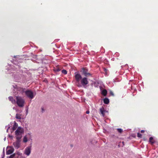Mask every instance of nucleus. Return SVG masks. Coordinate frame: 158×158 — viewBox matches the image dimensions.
<instances>
[{
  "instance_id": "obj_34",
  "label": "nucleus",
  "mask_w": 158,
  "mask_h": 158,
  "mask_svg": "<svg viewBox=\"0 0 158 158\" xmlns=\"http://www.w3.org/2000/svg\"><path fill=\"white\" fill-rule=\"evenodd\" d=\"M122 143L123 145H124V143L123 142Z\"/></svg>"
},
{
  "instance_id": "obj_27",
  "label": "nucleus",
  "mask_w": 158,
  "mask_h": 158,
  "mask_svg": "<svg viewBox=\"0 0 158 158\" xmlns=\"http://www.w3.org/2000/svg\"><path fill=\"white\" fill-rule=\"evenodd\" d=\"M89 110H87L86 111V113L87 114H89Z\"/></svg>"
},
{
  "instance_id": "obj_9",
  "label": "nucleus",
  "mask_w": 158,
  "mask_h": 158,
  "mask_svg": "<svg viewBox=\"0 0 158 158\" xmlns=\"http://www.w3.org/2000/svg\"><path fill=\"white\" fill-rule=\"evenodd\" d=\"M15 89H16V90L19 91L21 93H23L24 92V89L20 87H18L17 85H15V87L13 86Z\"/></svg>"
},
{
  "instance_id": "obj_3",
  "label": "nucleus",
  "mask_w": 158,
  "mask_h": 158,
  "mask_svg": "<svg viewBox=\"0 0 158 158\" xmlns=\"http://www.w3.org/2000/svg\"><path fill=\"white\" fill-rule=\"evenodd\" d=\"M26 95L28 98L31 99H32L34 98V95L33 92L31 90H27L25 92Z\"/></svg>"
},
{
  "instance_id": "obj_15",
  "label": "nucleus",
  "mask_w": 158,
  "mask_h": 158,
  "mask_svg": "<svg viewBox=\"0 0 158 158\" xmlns=\"http://www.w3.org/2000/svg\"><path fill=\"white\" fill-rule=\"evenodd\" d=\"M107 93V91L106 90L104 89L102 90V94L104 96H105L106 95Z\"/></svg>"
},
{
  "instance_id": "obj_4",
  "label": "nucleus",
  "mask_w": 158,
  "mask_h": 158,
  "mask_svg": "<svg viewBox=\"0 0 158 158\" xmlns=\"http://www.w3.org/2000/svg\"><path fill=\"white\" fill-rule=\"evenodd\" d=\"M31 147L28 146L26 148L24 152V154L26 155L27 156H29L31 153Z\"/></svg>"
},
{
  "instance_id": "obj_28",
  "label": "nucleus",
  "mask_w": 158,
  "mask_h": 158,
  "mask_svg": "<svg viewBox=\"0 0 158 158\" xmlns=\"http://www.w3.org/2000/svg\"><path fill=\"white\" fill-rule=\"evenodd\" d=\"M77 86H78V87H81V84H79V85H77Z\"/></svg>"
},
{
  "instance_id": "obj_24",
  "label": "nucleus",
  "mask_w": 158,
  "mask_h": 158,
  "mask_svg": "<svg viewBox=\"0 0 158 158\" xmlns=\"http://www.w3.org/2000/svg\"><path fill=\"white\" fill-rule=\"evenodd\" d=\"M55 71H57V72H58L60 71V69H59L57 68V69H55Z\"/></svg>"
},
{
  "instance_id": "obj_16",
  "label": "nucleus",
  "mask_w": 158,
  "mask_h": 158,
  "mask_svg": "<svg viewBox=\"0 0 158 158\" xmlns=\"http://www.w3.org/2000/svg\"><path fill=\"white\" fill-rule=\"evenodd\" d=\"M16 118L18 119H21V115L19 114H16Z\"/></svg>"
},
{
  "instance_id": "obj_19",
  "label": "nucleus",
  "mask_w": 158,
  "mask_h": 158,
  "mask_svg": "<svg viewBox=\"0 0 158 158\" xmlns=\"http://www.w3.org/2000/svg\"><path fill=\"white\" fill-rule=\"evenodd\" d=\"M117 131L119 132L120 133H121L123 131V130L121 129H120V128L117 129Z\"/></svg>"
},
{
  "instance_id": "obj_17",
  "label": "nucleus",
  "mask_w": 158,
  "mask_h": 158,
  "mask_svg": "<svg viewBox=\"0 0 158 158\" xmlns=\"http://www.w3.org/2000/svg\"><path fill=\"white\" fill-rule=\"evenodd\" d=\"M23 141L25 143L27 141V139L26 136L23 138Z\"/></svg>"
},
{
  "instance_id": "obj_12",
  "label": "nucleus",
  "mask_w": 158,
  "mask_h": 158,
  "mask_svg": "<svg viewBox=\"0 0 158 158\" xmlns=\"http://www.w3.org/2000/svg\"><path fill=\"white\" fill-rule=\"evenodd\" d=\"M8 98L10 101L13 104H15L16 101L15 99L11 96L9 97Z\"/></svg>"
},
{
  "instance_id": "obj_14",
  "label": "nucleus",
  "mask_w": 158,
  "mask_h": 158,
  "mask_svg": "<svg viewBox=\"0 0 158 158\" xmlns=\"http://www.w3.org/2000/svg\"><path fill=\"white\" fill-rule=\"evenodd\" d=\"M103 102L105 104H107L109 102V99L108 98H106L104 99Z\"/></svg>"
},
{
  "instance_id": "obj_1",
  "label": "nucleus",
  "mask_w": 158,
  "mask_h": 158,
  "mask_svg": "<svg viewBox=\"0 0 158 158\" xmlns=\"http://www.w3.org/2000/svg\"><path fill=\"white\" fill-rule=\"evenodd\" d=\"M23 128L20 127H18L15 131V137L16 139H21L22 137V134L23 132Z\"/></svg>"
},
{
  "instance_id": "obj_22",
  "label": "nucleus",
  "mask_w": 158,
  "mask_h": 158,
  "mask_svg": "<svg viewBox=\"0 0 158 158\" xmlns=\"http://www.w3.org/2000/svg\"><path fill=\"white\" fill-rule=\"evenodd\" d=\"M14 156V155H11L10 156L9 158H13Z\"/></svg>"
},
{
  "instance_id": "obj_21",
  "label": "nucleus",
  "mask_w": 158,
  "mask_h": 158,
  "mask_svg": "<svg viewBox=\"0 0 158 158\" xmlns=\"http://www.w3.org/2000/svg\"><path fill=\"white\" fill-rule=\"evenodd\" d=\"M153 139L152 137H150L149 138V141L152 143H153V142L152 141V140H153Z\"/></svg>"
},
{
  "instance_id": "obj_11",
  "label": "nucleus",
  "mask_w": 158,
  "mask_h": 158,
  "mask_svg": "<svg viewBox=\"0 0 158 158\" xmlns=\"http://www.w3.org/2000/svg\"><path fill=\"white\" fill-rule=\"evenodd\" d=\"M14 151V150L11 148H8L6 152V155H10Z\"/></svg>"
},
{
  "instance_id": "obj_33",
  "label": "nucleus",
  "mask_w": 158,
  "mask_h": 158,
  "mask_svg": "<svg viewBox=\"0 0 158 158\" xmlns=\"http://www.w3.org/2000/svg\"><path fill=\"white\" fill-rule=\"evenodd\" d=\"M6 139V137H5V138H4V141H5Z\"/></svg>"
},
{
  "instance_id": "obj_29",
  "label": "nucleus",
  "mask_w": 158,
  "mask_h": 158,
  "mask_svg": "<svg viewBox=\"0 0 158 158\" xmlns=\"http://www.w3.org/2000/svg\"><path fill=\"white\" fill-rule=\"evenodd\" d=\"M144 132V130H141V133H143V132Z\"/></svg>"
},
{
  "instance_id": "obj_18",
  "label": "nucleus",
  "mask_w": 158,
  "mask_h": 158,
  "mask_svg": "<svg viewBox=\"0 0 158 158\" xmlns=\"http://www.w3.org/2000/svg\"><path fill=\"white\" fill-rule=\"evenodd\" d=\"M62 73L64 74H66L67 73V71L65 70H63L62 71Z\"/></svg>"
},
{
  "instance_id": "obj_30",
  "label": "nucleus",
  "mask_w": 158,
  "mask_h": 158,
  "mask_svg": "<svg viewBox=\"0 0 158 158\" xmlns=\"http://www.w3.org/2000/svg\"><path fill=\"white\" fill-rule=\"evenodd\" d=\"M41 109H42V112H43L44 111V110L43 109V108H41Z\"/></svg>"
},
{
  "instance_id": "obj_7",
  "label": "nucleus",
  "mask_w": 158,
  "mask_h": 158,
  "mask_svg": "<svg viewBox=\"0 0 158 158\" xmlns=\"http://www.w3.org/2000/svg\"><path fill=\"white\" fill-rule=\"evenodd\" d=\"M88 70L86 68H83L82 69V71L83 74L85 77H87L88 76H91V74L89 73H88Z\"/></svg>"
},
{
  "instance_id": "obj_20",
  "label": "nucleus",
  "mask_w": 158,
  "mask_h": 158,
  "mask_svg": "<svg viewBox=\"0 0 158 158\" xmlns=\"http://www.w3.org/2000/svg\"><path fill=\"white\" fill-rule=\"evenodd\" d=\"M142 136V135L140 134L139 133H137V136L138 137L141 138Z\"/></svg>"
},
{
  "instance_id": "obj_8",
  "label": "nucleus",
  "mask_w": 158,
  "mask_h": 158,
  "mask_svg": "<svg viewBox=\"0 0 158 158\" xmlns=\"http://www.w3.org/2000/svg\"><path fill=\"white\" fill-rule=\"evenodd\" d=\"M75 79L77 82H79L82 79L81 76L79 73H75Z\"/></svg>"
},
{
  "instance_id": "obj_10",
  "label": "nucleus",
  "mask_w": 158,
  "mask_h": 158,
  "mask_svg": "<svg viewBox=\"0 0 158 158\" xmlns=\"http://www.w3.org/2000/svg\"><path fill=\"white\" fill-rule=\"evenodd\" d=\"M100 112L101 114H102L103 116H104L105 115V113L106 112H107L108 111L106 110H105L104 108H102L100 109Z\"/></svg>"
},
{
  "instance_id": "obj_26",
  "label": "nucleus",
  "mask_w": 158,
  "mask_h": 158,
  "mask_svg": "<svg viewBox=\"0 0 158 158\" xmlns=\"http://www.w3.org/2000/svg\"><path fill=\"white\" fill-rule=\"evenodd\" d=\"M4 155H5L4 151H3V156L1 158H4Z\"/></svg>"
},
{
  "instance_id": "obj_6",
  "label": "nucleus",
  "mask_w": 158,
  "mask_h": 158,
  "mask_svg": "<svg viewBox=\"0 0 158 158\" xmlns=\"http://www.w3.org/2000/svg\"><path fill=\"white\" fill-rule=\"evenodd\" d=\"M81 85L84 86L88 84V81L87 80V78L85 77H84L81 79Z\"/></svg>"
},
{
  "instance_id": "obj_25",
  "label": "nucleus",
  "mask_w": 158,
  "mask_h": 158,
  "mask_svg": "<svg viewBox=\"0 0 158 158\" xmlns=\"http://www.w3.org/2000/svg\"><path fill=\"white\" fill-rule=\"evenodd\" d=\"M110 94L113 96L114 95V94L112 91L110 92Z\"/></svg>"
},
{
  "instance_id": "obj_5",
  "label": "nucleus",
  "mask_w": 158,
  "mask_h": 158,
  "mask_svg": "<svg viewBox=\"0 0 158 158\" xmlns=\"http://www.w3.org/2000/svg\"><path fill=\"white\" fill-rule=\"evenodd\" d=\"M16 139V141L13 143V145L15 148L18 149L20 146L21 139Z\"/></svg>"
},
{
  "instance_id": "obj_13",
  "label": "nucleus",
  "mask_w": 158,
  "mask_h": 158,
  "mask_svg": "<svg viewBox=\"0 0 158 158\" xmlns=\"http://www.w3.org/2000/svg\"><path fill=\"white\" fill-rule=\"evenodd\" d=\"M18 126V124L15 122H14V125L12 128V131H13L16 130Z\"/></svg>"
},
{
  "instance_id": "obj_23",
  "label": "nucleus",
  "mask_w": 158,
  "mask_h": 158,
  "mask_svg": "<svg viewBox=\"0 0 158 158\" xmlns=\"http://www.w3.org/2000/svg\"><path fill=\"white\" fill-rule=\"evenodd\" d=\"M10 125H8L7 126L8 129H7V130H6V131H7V132H8V129L10 128Z\"/></svg>"
},
{
  "instance_id": "obj_2",
  "label": "nucleus",
  "mask_w": 158,
  "mask_h": 158,
  "mask_svg": "<svg viewBox=\"0 0 158 158\" xmlns=\"http://www.w3.org/2000/svg\"><path fill=\"white\" fill-rule=\"evenodd\" d=\"M16 103L19 106L23 107L24 106L25 101L23 98L21 97L16 96Z\"/></svg>"
},
{
  "instance_id": "obj_32",
  "label": "nucleus",
  "mask_w": 158,
  "mask_h": 158,
  "mask_svg": "<svg viewBox=\"0 0 158 158\" xmlns=\"http://www.w3.org/2000/svg\"><path fill=\"white\" fill-rule=\"evenodd\" d=\"M9 136L10 137L12 138V136H10V135H9Z\"/></svg>"
},
{
  "instance_id": "obj_31",
  "label": "nucleus",
  "mask_w": 158,
  "mask_h": 158,
  "mask_svg": "<svg viewBox=\"0 0 158 158\" xmlns=\"http://www.w3.org/2000/svg\"><path fill=\"white\" fill-rule=\"evenodd\" d=\"M21 158H26L25 156H21Z\"/></svg>"
}]
</instances>
